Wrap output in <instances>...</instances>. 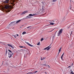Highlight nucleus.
Returning a JSON list of instances; mask_svg holds the SVG:
<instances>
[{"mask_svg": "<svg viewBox=\"0 0 74 74\" xmlns=\"http://www.w3.org/2000/svg\"><path fill=\"white\" fill-rule=\"evenodd\" d=\"M37 72H38V71H35L34 72V73H37Z\"/></svg>", "mask_w": 74, "mask_h": 74, "instance_id": "nucleus-28", "label": "nucleus"}, {"mask_svg": "<svg viewBox=\"0 0 74 74\" xmlns=\"http://www.w3.org/2000/svg\"><path fill=\"white\" fill-rule=\"evenodd\" d=\"M61 49H62V47H61L60 49L59 50V52H58V55H59V53H60V51H61Z\"/></svg>", "mask_w": 74, "mask_h": 74, "instance_id": "nucleus-13", "label": "nucleus"}, {"mask_svg": "<svg viewBox=\"0 0 74 74\" xmlns=\"http://www.w3.org/2000/svg\"><path fill=\"white\" fill-rule=\"evenodd\" d=\"M0 43H1V42H0Z\"/></svg>", "mask_w": 74, "mask_h": 74, "instance_id": "nucleus-42", "label": "nucleus"}, {"mask_svg": "<svg viewBox=\"0 0 74 74\" xmlns=\"http://www.w3.org/2000/svg\"><path fill=\"white\" fill-rule=\"evenodd\" d=\"M25 34H26V32H24L22 33V34L23 35Z\"/></svg>", "mask_w": 74, "mask_h": 74, "instance_id": "nucleus-17", "label": "nucleus"}, {"mask_svg": "<svg viewBox=\"0 0 74 74\" xmlns=\"http://www.w3.org/2000/svg\"><path fill=\"white\" fill-rule=\"evenodd\" d=\"M27 12H28V11H25L23 12L21 14L22 15H24V14H26V13H27Z\"/></svg>", "mask_w": 74, "mask_h": 74, "instance_id": "nucleus-7", "label": "nucleus"}, {"mask_svg": "<svg viewBox=\"0 0 74 74\" xmlns=\"http://www.w3.org/2000/svg\"><path fill=\"white\" fill-rule=\"evenodd\" d=\"M20 51H23V49L20 50Z\"/></svg>", "mask_w": 74, "mask_h": 74, "instance_id": "nucleus-35", "label": "nucleus"}, {"mask_svg": "<svg viewBox=\"0 0 74 74\" xmlns=\"http://www.w3.org/2000/svg\"><path fill=\"white\" fill-rule=\"evenodd\" d=\"M7 49H6V52H5V55H7Z\"/></svg>", "mask_w": 74, "mask_h": 74, "instance_id": "nucleus-18", "label": "nucleus"}, {"mask_svg": "<svg viewBox=\"0 0 74 74\" xmlns=\"http://www.w3.org/2000/svg\"><path fill=\"white\" fill-rule=\"evenodd\" d=\"M64 53L63 54H62L61 58V59L62 60H63V58H63V55H64Z\"/></svg>", "mask_w": 74, "mask_h": 74, "instance_id": "nucleus-12", "label": "nucleus"}, {"mask_svg": "<svg viewBox=\"0 0 74 74\" xmlns=\"http://www.w3.org/2000/svg\"><path fill=\"white\" fill-rule=\"evenodd\" d=\"M65 19V18H64L63 19V21H64V20Z\"/></svg>", "mask_w": 74, "mask_h": 74, "instance_id": "nucleus-32", "label": "nucleus"}, {"mask_svg": "<svg viewBox=\"0 0 74 74\" xmlns=\"http://www.w3.org/2000/svg\"><path fill=\"white\" fill-rule=\"evenodd\" d=\"M13 37H14V38H16V36H15V35H13L12 36Z\"/></svg>", "mask_w": 74, "mask_h": 74, "instance_id": "nucleus-22", "label": "nucleus"}, {"mask_svg": "<svg viewBox=\"0 0 74 74\" xmlns=\"http://www.w3.org/2000/svg\"><path fill=\"white\" fill-rule=\"evenodd\" d=\"M8 1H9V0H8ZM8 1H5L3 2V3H8Z\"/></svg>", "mask_w": 74, "mask_h": 74, "instance_id": "nucleus-15", "label": "nucleus"}, {"mask_svg": "<svg viewBox=\"0 0 74 74\" xmlns=\"http://www.w3.org/2000/svg\"><path fill=\"white\" fill-rule=\"evenodd\" d=\"M7 45L8 46H9V47H11V48H14V47L12 46V45H11L8 44Z\"/></svg>", "mask_w": 74, "mask_h": 74, "instance_id": "nucleus-8", "label": "nucleus"}, {"mask_svg": "<svg viewBox=\"0 0 74 74\" xmlns=\"http://www.w3.org/2000/svg\"><path fill=\"white\" fill-rule=\"evenodd\" d=\"M21 20H19L17 21L16 22V23H15V21H14V25H15V24H16V23H19L20 21H21Z\"/></svg>", "mask_w": 74, "mask_h": 74, "instance_id": "nucleus-10", "label": "nucleus"}, {"mask_svg": "<svg viewBox=\"0 0 74 74\" xmlns=\"http://www.w3.org/2000/svg\"><path fill=\"white\" fill-rule=\"evenodd\" d=\"M54 30V29H53L51 31H50L49 32H52L53 31V30Z\"/></svg>", "mask_w": 74, "mask_h": 74, "instance_id": "nucleus-27", "label": "nucleus"}, {"mask_svg": "<svg viewBox=\"0 0 74 74\" xmlns=\"http://www.w3.org/2000/svg\"><path fill=\"white\" fill-rule=\"evenodd\" d=\"M16 36H19V35L18 34L16 35Z\"/></svg>", "mask_w": 74, "mask_h": 74, "instance_id": "nucleus-33", "label": "nucleus"}, {"mask_svg": "<svg viewBox=\"0 0 74 74\" xmlns=\"http://www.w3.org/2000/svg\"><path fill=\"white\" fill-rule=\"evenodd\" d=\"M29 16L28 15V16H27L26 17V18H23V19H22V20H25V19H26L27 18H30V17H29Z\"/></svg>", "mask_w": 74, "mask_h": 74, "instance_id": "nucleus-9", "label": "nucleus"}, {"mask_svg": "<svg viewBox=\"0 0 74 74\" xmlns=\"http://www.w3.org/2000/svg\"><path fill=\"white\" fill-rule=\"evenodd\" d=\"M50 24L51 25H54V23H51V22H50Z\"/></svg>", "mask_w": 74, "mask_h": 74, "instance_id": "nucleus-16", "label": "nucleus"}, {"mask_svg": "<svg viewBox=\"0 0 74 74\" xmlns=\"http://www.w3.org/2000/svg\"><path fill=\"white\" fill-rule=\"evenodd\" d=\"M8 57L9 58H11L12 57V54L10 53L9 52L8 53Z\"/></svg>", "mask_w": 74, "mask_h": 74, "instance_id": "nucleus-6", "label": "nucleus"}, {"mask_svg": "<svg viewBox=\"0 0 74 74\" xmlns=\"http://www.w3.org/2000/svg\"><path fill=\"white\" fill-rule=\"evenodd\" d=\"M12 29H14V27H13Z\"/></svg>", "mask_w": 74, "mask_h": 74, "instance_id": "nucleus-39", "label": "nucleus"}, {"mask_svg": "<svg viewBox=\"0 0 74 74\" xmlns=\"http://www.w3.org/2000/svg\"><path fill=\"white\" fill-rule=\"evenodd\" d=\"M53 37H54V36H53Z\"/></svg>", "mask_w": 74, "mask_h": 74, "instance_id": "nucleus-41", "label": "nucleus"}, {"mask_svg": "<svg viewBox=\"0 0 74 74\" xmlns=\"http://www.w3.org/2000/svg\"><path fill=\"white\" fill-rule=\"evenodd\" d=\"M51 45L45 48L44 49V50H46V49H47V51H48V50H49V49H51V47H49Z\"/></svg>", "mask_w": 74, "mask_h": 74, "instance_id": "nucleus-4", "label": "nucleus"}, {"mask_svg": "<svg viewBox=\"0 0 74 74\" xmlns=\"http://www.w3.org/2000/svg\"><path fill=\"white\" fill-rule=\"evenodd\" d=\"M34 15H36V14H30L29 15V16H34Z\"/></svg>", "mask_w": 74, "mask_h": 74, "instance_id": "nucleus-11", "label": "nucleus"}, {"mask_svg": "<svg viewBox=\"0 0 74 74\" xmlns=\"http://www.w3.org/2000/svg\"><path fill=\"white\" fill-rule=\"evenodd\" d=\"M69 67H70V68H71V66H69L68 67V68H69Z\"/></svg>", "mask_w": 74, "mask_h": 74, "instance_id": "nucleus-30", "label": "nucleus"}, {"mask_svg": "<svg viewBox=\"0 0 74 74\" xmlns=\"http://www.w3.org/2000/svg\"><path fill=\"white\" fill-rule=\"evenodd\" d=\"M45 73L46 74H47V73L46 72H45Z\"/></svg>", "mask_w": 74, "mask_h": 74, "instance_id": "nucleus-36", "label": "nucleus"}, {"mask_svg": "<svg viewBox=\"0 0 74 74\" xmlns=\"http://www.w3.org/2000/svg\"><path fill=\"white\" fill-rule=\"evenodd\" d=\"M26 44L28 45H29V46H30V47H34V46L33 45H32L30 44L28 42H25Z\"/></svg>", "mask_w": 74, "mask_h": 74, "instance_id": "nucleus-5", "label": "nucleus"}, {"mask_svg": "<svg viewBox=\"0 0 74 74\" xmlns=\"http://www.w3.org/2000/svg\"><path fill=\"white\" fill-rule=\"evenodd\" d=\"M40 43L39 42L37 44V45H40Z\"/></svg>", "mask_w": 74, "mask_h": 74, "instance_id": "nucleus-20", "label": "nucleus"}, {"mask_svg": "<svg viewBox=\"0 0 74 74\" xmlns=\"http://www.w3.org/2000/svg\"><path fill=\"white\" fill-rule=\"evenodd\" d=\"M20 48H24V47H25L21 46H20Z\"/></svg>", "mask_w": 74, "mask_h": 74, "instance_id": "nucleus-25", "label": "nucleus"}, {"mask_svg": "<svg viewBox=\"0 0 74 74\" xmlns=\"http://www.w3.org/2000/svg\"><path fill=\"white\" fill-rule=\"evenodd\" d=\"M48 67H49V68H50V66H49L48 65Z\"/></svg>", "mask_w": 74, "mask_h": 74, "instance_id": "nucleus-29", "label": "nucleus"}, {"mask_svg": "<svg viewBox=\"0 0 74 74\" xmlns=\"http://www.w3.org/2000/svg\"><path fill=\"white\" fill-rule=\"evenodd\" d=\"M52 22H55V21H51Z\"/></svg>", "mask_w": 74, "mask_h": 74, "instance_id": "nucleus-34", "label": "nucleus"}, {"mask_svg": "<svg viewBox=\"0 0 74 74\" xmlns=\"http://www.w3.org/2000/svg\"><path fill=\"white\" fill-rule=\"evenodd\" d=\"M73 63H72L71 66H73Z\"/></svg>", "mask_w": 74, "mask_h": 74, "instance_id": "nucleus-31", "label": "nucleus"}, {"mask_svg": "<svg viewBox=\"0 0 74 74\" xmlns=\"http://www.w3.org/2000/svg\"><path fill=\"white\" fill-rule=\"evenodd\" d=\"M45 59V58L44 57H43L42 58V57H41L40 60H44Z\"/></svg>", "mask_w": 74, "mask_h": 74, "instance_id": "nucleus-14", "label": "nucleus"}, {"mask_svg": "<svg viewBox=\"0 0 74 74\" xmlns=\"http://www.w3.org/2000/svg\"><path fill=\"white\" fill-rule=\"evenodd\" d=\"M44 66H46V64H44Z\"/></svg>", "mask_w": 74, "mask_h": 74, "instance_id": "nucleus-37", "label": "nucleus"}, {"mask_svg": "<svg viewBox=\"0 0 74 74\" xmlns=\"http://www.w3.org/2000/svg\"><path fill=\"white\" fill-rule=\"evenodd\" d=\"M8 51H9V52H11V53H12V51H11V50H8Z\"/></svg>", "mask_w": 74, "mask_h": 74, "instance_id": "nucleus-19", "label": "nucleus"}, {"mask_svg": "<svg viewBox=\"0 0 74 74\" xmlns=\"http://www.w3.org/2000/svg\"><path fill=\"white\" fill-rule=\"evenodd\" d=\"M62 32H63V29H62L59 31L58 33V36H60L61 34L62 33Z\"/></svg>", "mask_w": 74, "mask_h": 74, "instance_id": "nucleus-3", "label": "nucleus"}, {"mask_svg": "<svg viewBox=\"0 0 74 74\" xmlns=\"http://www.w3.org/2000/svg\"><path fill=\"white\" fill-rule=\"evenodd\" d=\"M4 8L5 10H7L8 12H10L11 11V9L12 8V6L8 5H5Z\"/></svg>", "mask_w": 74, "mask_h": 74, "instance_id": "nucleus-1", "label": "nucleus"}, {"mask_svg": "<svg viewBox=\"0 0 74 74\" xmlns=\"http://www.w3.org/2000/svg\"><path fill=\"white\" fill-rule=\"evenodd\" d=\"M12 53V55H14V53Z\"/></svg>", "mask_w": 74, "mask_h": 74, "instance_id": "nucleus-38", "label": "nucleus"}, {"mask_svg": "<svg viewBox=\"0 0 74 74\" xmlns=\"http://www.w3.org/2000/svg\"><path fill=\"white\" fill-rule=\"evenodd\" d=\"M72 33H73V31H71V32L70 36H71V34H72Z\"/></svg>", "mask_w": 74, "mask_h": 74, "instance_id": "nucleus-26", "label": "nucleus"}, {"mask_svg": "<svg viewBox=\"0 0 74 74\" xmlns=\"http://www.w3.org/2000/svg\"><path fill=\"white\" fill-rule=\"evenodd\" d=\"M15 22H13L10 23V24H9V26L7 27V29H9L10 26H14L15 25Z\"/></svg>", "mask_w": 74, "mask_h": 74, "instance_id": "nucleus-2", "label": "nucleus"}, {"mask_svg": "<svg viewBox=\"0 0 74 74\" xmlns=\"http://www.w3.org/2000/svg\"><path fill=\"white\" fill-rule=\"evenodd\" d=\"M71 74H74V72H73V71H71Z\"/></svg>", "mask_w": 74, "mask_h": 74, "instance_id": "nucleus-24", "label": "nucleus"}, {"mask_svg": "<svg viewBox=\"0 0 74 74\" xmlns=\"http://www.w3.org/2000/svg\"><path fill=\"white\" fill-rule=\"evenodd\" d=\"M31 27V26H29V27H27V29H29V28Z\"/></svg>", "mask_w": 74, "mask_h": 74, "instance_id": "nucleus-21", "label": "nucleus"}, {"mask_svg": "<svg viewBox=\"0 0 74 74\" xmlns=\"http://www.w3.org/2000/svg\"><path fill=\"white\" fill-rule=\"evenodd\" d=\"M56 32H57V31H56Z\"/></svg>", "mask_w": 74, "mask_h": 74, "instance_id": "nucleus-40", "label": "nucleus"}, {"mask_svg": "<svg viewBox=\"0 0 74 74\" xmlns=\"http://www.w3.org/2000/svg\"><path fill=\"white\" fill-rule=\"evenodd\" d=\"M43 40H44V39H43V38H42L41 39V41H42Z\"/></svg>", "mask_w": 74, "mask_h": 74, "instance_id": "nucleus-23", "label": "nucleus"}]
</instances>
